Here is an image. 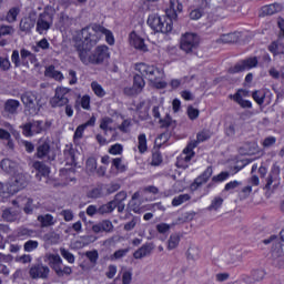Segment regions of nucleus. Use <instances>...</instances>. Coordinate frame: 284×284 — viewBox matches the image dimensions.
I'll return each instance as SVG.
<instances>
[{"instance_id": "dca6fc26", "label": "nucleus", "mask_w": 284, "mask_h": 284, "mask_svg": "<svg viewBox=\"0 0 284 284\" xmlns=\"http://www.w3.org/2000/svg\"><path fill=\"white\" fill-rule=\"evenodd\" d=\"M231 99L241 108H250V91L246 89H239L234 95H231Z\"/></svg>"}, {"instance_id": "864d4df0", "label": "nucleus", "mask_w": 284, "mask_h": 284, "mask_svg": "<svg viewBox=\"0 0 284 284\" xmlns=\"http://www.w3.org/2000/svg\"><path fill=\"white\" fill-rule=\"evenodd\" d=\"M109 154H113L114 156L123 154V145L120 143L111 145L109 148Z\"/></svg>"}, {"instance_id": "bb28decb", "label": "nucleus", "mask_w": 284, "mask_h": 284, "mask_svg": "<svg viewBox=\"0 0 284 284\" xmlns=\"http://www.w3.org/2000/svg\"><path fill=\"white\" fill-rule=\"evenodd\" d=\"M273 54H284V36H278L277 40L268 47Z\"/></svg>"}, {"instance_id": "774afa93", "label": "nucleus", "mask_w": 284, "mask_h": 284, "mask_svg": "<svg viewBox=\"0 0 284 284\" xmlns=\"http://www.w3.org/2000/svg\"><path fill=\"white\" fill-rule=\"evenodd\" d=\"M45 240L49 241V243H59V234L55 232H50L44 235Z\"/></svg>"}, {"instance_id": "72a5a7b5", "label": "nucleus", "mask_w": 284, "mask_h": 284, "mask_svg": "<svg viewBox=\"0 0 284 284\" xmlns=\"http://www.w3.org/2000/svg\"><path fill=\"white\" fill-rule=\"evenodd\" d=\"M192 79H194V75H192L191 78L183 77L181 79H173L170 82V87L172 88V90H176V89L181 88V85L189 83V81H192Z\"/></svg>"}, {"instance_id": "603ef678", "label": "nucleus", "mask_w": 284, "mask_h": 284, "mask_svg": "<svg viewBox=\"0 0 284 284\" xmlns=\"http://www.w3.org/2000/svg\"><path fill=\"white\" fill-rule=\"evenodd\" d=\"M37 247H39V242L34 240H29L23 245L24 252H34Z\"/></svg>"}, {"instance_id": "8fccbe9b", "label": "nucleus", "mask_w": 284, "mask_h": 284, "mask_svg": "<svg viewBox=\"0 0 284 284\" xmlns=\"http://www.w3.org/2000/svg\"><path fill=\"white\" fill-rule=\"evenodd\" d=\"M60 254H61L62 257H64L65 261H68V263H71V264L74 263V261H75L74 254H72L67 248L61 247L60 248Z\"/></svg>"}, {"instance_id": "2eb2a0df", "label": "nucleus", "mask_w": 284, "mask_h": 284, "mask_svg": "<svg viewBox=\"0 0 284 284\" xmlns=\"http://www.w3.org/2000/svg\"><path fill=\"white\" fill-rule=\"evenodd\" d=\"M212 174H214V170L212 169V166H207L206 170L191 184V190H199L201 185H205V183H207L210 179H212Z\"/></svg>"}, {"instance_id": "0eeeda50", "label": "nucleus", "mask_w": 284, "mask_h": 284, "mask_svg": "<svg viewBox=\"0 0 284 284\" xmlns=\"http://www.w3.org/2000/svg\"><path fill=\"white\" fill-rule=\"evenodd\" d=\"M52 128V121L32 120L21 126L24 136H34V134H43Z\"/></svg>"}, {"instance_id": "4d7b16f0", "label": "nucleus", "mask_w": 284, "mask_h": 284, "mask_svg": "<svg viewBox=\"0 0 284 284\" xmlns=\"http://www.w3.org/2000/svg\"><path fill=\"white\" fill-rule=\"evenodd\" d=\"M33 201L30 197H26L24 199V207H23V212L26 214H32V212H34V206L32 205Z\"/></svg>"}, {"instance_id": "b1692460", "label": "nucleus", "mask_w": 284, "mask_h": 284, "mask_svg": "<svg viewBox=\"0 0 284 284\" xmlns=\"http://www.w3.org/2000/svg\"><path fill=\"white\" fill-rule=\"evenodd\" d=\"M152 250H154V245L152 243L143 244L138 251L133 253V257L139 258H145V256H150L152 254Z\"/></svg>"}, {"instance_id": "3c124183", "label": "nucleus", "mask_w": 284, "mask_h": 284, "mask_svg": "<svg viewBox=\"0 0 284 284\" xmlns=\"http://www.w3.org/2000/svg\"><path fill=\"white\" fill-rule=\"evenodd\" d=\"M91 88L97 97L103 98L105 97V90L98 82H92Z\"/></svg>"}, {"instance_id": "0e129e2a", "label": "nucleus", "mask_w": 284, "mask_h": 284, "mask_svg": "<svg viewBox=\"0 0 284 284\" xmlns=\"http://www.w3.org/2000/svg\"><path fill=\"white\" fill-rule=\"evenodd\" d=\"M221 205H223V199L222 197H214V200L212 201L211 205L209 206V210H219V207H221Z\"/></svg>"}, {"instance_id": "37998d69", "label": "nucleus", "mask_w": 284, "mask_h": 284, "mask_svg": "<svg viewBox=\"0 0 284 284\" xmlns=\"http://www.w3.org/2000/svg\"><path fill=\"white\" fill-rule=\"evenodd\" d=\"M186 258H187V261H197L199 247H196V246L189 247V250L186 252Z\"/></svg>"}, {"instance_id": "c9c22d12", "label": "nucleus", "mask_w": 284, "mask_h": 284, "mask_svg": "<svg viewBox=\"0 0 284 284\" xmlns=\"http://www.w3.org/2000/svg\"><path fill=\"white\" fill-rule=\"evenodd\" d=\"M138 149L140 154H145V152H148V139L145 138V133L138 136Z\"/></svg>"}, {"instance_id": "f03ea898", "label": "nucleus", "mask_w": 284, "mask_h": 284, "mask_svg": "<svg viewBox=\"0 0 284 284\" xmlns=\"http://www.w3.org/2000/svg\"><path fill=\"white\" fill-rule=\"evenodd\" d=\"M135 70L140 74H135L133 78V85L138 89L139 92H143V88H145V80L148 79L153 83L154 88L158 90H163L164 88H168V82L161 81L163 79V70L145 64L143 62L135 64ZM144 77V79H143Z\"/></svg>"}, {"instance_id": "ddd939ff", "label": "nucleus", "mask_w": 284, "mask_h": 284, "mask_svg": "<svg viewBox=\"0 0 284 284\" xmlns=\"http://www.w3.org/2000/svg\"><path fill=\"white\" fill-rule=\"evenodd\" d=\"M29 275L33 280L42 278V281H45L50 276V267L43 264H34L30 267Z\"/></svg>"}, {"instance_id": "4c0bfd02", "label": "nucleus", "mask_w": 284, "mask_h": 284, "mask_svg": "<svg viewBox=\"0 0 284 284\" xmlns=\"http://www.w3.org/2000/svg\"><path fill=\"white\" fill-rule=\"evenodd\" d=\"M191 199L192 196H190V194L187 193L180 194L172 200V205L173 207H179V205H183V203H187V201H190Z\"/></svg>"}, {"instance_id": "58836bf2", "label": "nucleus", "mask_w": 284, "mask_h": 284, "mask_svg": "<svg viewBox=\"0 0 284 284\" xmlns=\"http://www.w3.org/2000/svg\"><path fill=\"white\" fill-rule=\"evenodd\" d=\"M79 105H81L83 110H90V95H83L80 101L77 100L74 105L75 110H79Z\"/></svg>"}, {"instance_id": "412c9836", "label": "nucleus", "mask_w": 284, "mask_h": 284, "mask_svg": "<svg viewBox=\"0 0 284 284\" xmlns=\"http://www.w3.org/2000/svg\"><path fill=\"white\" fill-rule=\"evenodd\" d=\"M37 222L39 223L41 229L52 227L57 225V219L50 213L38 215Z\"/></svg>"}, {"instance_id": "f704fd0d", "label": "nucleus", "mask_w": 284, "mask_h": 284, "mask_svg": "<svg viewBox=\"0 0 284 284\" xmlns=\"http://www.w3.org/2000/svg\"><path fill=\"white\" fill-rule=\"evenodd\" d=\"M122 274V284L132 283V268H128L125 266L121 267L119 276Z\"/></svg>"}, {"instance_id": "a18cd8bd", "label": "nucleus", "mask_w": 284, "mask_h": 284, "mask_svg": "<svg viewBox=\"0 0 284 284\" xmlns=\"http://www.w3.org/2000/svg\"><path fill=\"white\" fill-rule=\"evenodd\" d=\"M11 61H12L14 68H21V65H23V62L21 60V55L19 54V50H13L12 51Z\"/></svg>"}, {"instance_id": "49530a36", "label": "nucleus", "mask_w": 284, "mask_h": 284, "mask_svg": "<svg viewBox=\"0 0 284 284\" xmlns=\"http://www.w3.org/2000/svg\"><path fill=\"white\" fill-rule=\"evenodd\" d=\"M112 165L118 170V172H125L128 170V166L123 164V159L121 158H115L112 160Z\"/></svg>"}, {"instance_id": "c85d7f7f", "label": "nucleus", "mask_w": 284, "mask_h": 284, "mask_svg": "<svg viewBox=\"0 0 284 284\" xmlns=\"http://www.w3.org/2000/svg\"><path fill=\"white\" fill-rule=\"evenodd\" d=\"M34 23H37V20L30 14L29 17L22 18L20 21V30L22 32H30L32 28H34Z\"/></svg>"}, {"instance_id": "2f4dec72", "label": "nucleus", "mask_w": 284, "mask_h": 284, "mask_svg": "<svg viewBox=\"0 0 284 284\" xmlns=\"http://www.w3.org/2000/svg\"><path fill=\"white\" fill-rule=\"evenodd\" d=\"M45 77H50L51 79H54L55 81H63V73L61 71H57L54 69V65H50L45 69L44 72Z\"/></svg>"}, {"instance_id": "1a4fd4ad", "label": "nucleus", "mask_w": 284, "mask_h": 284, "mask_svg": "<svg viewBox=\"0 0 284 284\" xmlns=\"http://www.w3.org/2000/svg\"><path fill=\"white\" fill-rule=\"evenodd\" d=\"M49 266L54 271L59 278L63 276H70L72 274V267L64 265L63 260L60 254H49L47 255Z\"/></svg>"}, {"instance_id": "9b49d317", "label": "nucleus", "mask_w": 284, "mask_h": 284, "mask_svg": "<svg viewBox=\"0 0 284 284\" xmlns=\"http://www.w3.org/2000/svg\"><path fill=\"white\" fill-rule=\"evenodd\" d=\"M199 37L196 33H185L181 38L180 48L183 50V52H186V54H190V52H193L199 48Z\"/></svg>"}, {"instance_id": "a19ab883", "label": "nucleus", "mask_w": 284, "mask_h": 284, "mask_svg": "<svg viewBox=\"0 0 284 284\" xmlns=\"http://www.w3.org/2000/svg\"><path fill=\"white\" fill-rule=\"evenodd\" d=\"M112 212H114V203L112 202L103 204L98 209V214H112Z\"/></svg>"}, {"instance_id": "5701e85b", "label": "nucleus", "mask_w": 284, "mask_h": 284, "mask_svg": "<svg viewBox=\"0 0 284 284\" xmlns=\"http://www.w3.org/2000/svg\"><path fill=\"white\" fill-rule=\"evenodd\" d=\"M241 32L223 34L216 40V43H239V41H241Z\"/></svg>"}, {"instance_id": "a878e982", "label": "nucleus", "mask_w": 284, "mask_h": 284, "mask_svg": "<svg viewBox=\"0 0 284 284\" xmlns=\"http://www.w3.org/2000/svg\"><path fill=\"white\" fill-rule=\"evenodd\" d=\"M33 170L38 172L37 178L41 181L40 176H50V168L43 162L36 161L32 164Z\"/></svg>"}, {"instance_id": "79ce46f5", "label": "nucleus", "mask_w": 284, "mask_h": 284, "mask_svg": "<svg viewBox=\"0 0 284 284\" xmlns=\"http://www.w3.org/2000/svg\"><path fill=\"white\" fill-rule=\"evenodd\" d=\"M112 123H114V120H112V118H102L100 122V130H103L104 134H108V129L110 128V125H112Z\"/></svg>"}, {"instance_id": "6ab92c4d", "label": "nucleus", "mask_w": 284, "mask_h": 284, "mask_svg": "<svg viewBox=\"0 0 284 284\" xmlns=\"http://www.w3.org/2000/svg\"><path fill=\"white\" fill-rule=\"evenodd\" d=\"M2 219L7 223H14L21 219V211L12 207L4 209L2 211Z\"/></svg>"}, {"instance_id": "680f3d73", "label": "nucleus", "mask_w": 284, "mask_h": 284, "mask_svg": "<svg viewBox=\"0 0 284 284\" xmlns=\"http://www.w3.org/2000/svg\"><path fill=\"white\" fill-rule=\"evenodd\" d=\"M87 258H89L90 263L95 265L97 261H99V252L98 251H88L85 253Z\"/></svg>"}, {"instance_id": "7ed1b4c3", "label": "nucleus", "mask_w": 284, "mask_h": 284, "mask_svg": "<svg viewBox=\"0 0 284 284\" xmlns=\"http://www.w3.org/2000/svg\"><path fill=\"white\" fill-rule=\"evenodd\" d=\"M102 34H104L109 45H114V36L112 34V31L101 24L93 23L83 28L80 37H82V39H89L92 45H97V43L101 41Z\"/></svg>"}, {"instance_id": "5fc2aeb1", "label": "nucleus", "mask_w": 284, "mask_h": 284, "mask_svg": "<svg viewBox=\"0 0 284 284\" xmlns=\"http://www.w3.org/2000/svg\"><path fill=\"white\" fill-rule=\"evenodd\" d=\"M64 156L70 165H74L77 163V159L74 158V149L64 150Z\"/></svg>"}, {"instance_id": "7c9ffc66", "label": "nucleus", "mask_w": 284, "mask_h": 284, "mask_svg": "<svg viewBox=\"0 0 284 284\" xmlns=\"http://www.w3.org/2000/svg\"><path fill=\"white\" fill-rule=\"evenodd\" d=\"M0 168L1 170H3V172H8L9 174H12V172L17 170V162L10 159H4L0 162Z\"/></svg>"}, {"instance_id": "cd10ccee", "label": "nucleus", "mask_w": 284, "mask_h": 284, "mask_svg": "<svg viewBox=\"0 0 284 284\" xmlns=\"http://www.w3.org/2000/svg\"><path fill=\"white\" fill-rule=\"evenodd\" d=\"M250 70V59L241 60L234 67L229 69L230 74H239V72H245Z\"/></svg>"}, {"instance_id": "a211bd4d", "label": "nucleus", "mask_w": 284, "mask_h": 284, "mask_svg": "<svg viewBox=\"0 0 284 284\" xmlns=\"http://www.w3.org/2000/svg\"><path fill=\"white\" fill-rule=\"evenodd\" d=\"M281 10H283V4L278 2L266 4L260 9L258 17H272V14L281 12Z\"/></svg>"}, {"instance_id": "c756f323", "label": "nucleus", "mask_w": 284, "mask_h": 284, "mask_svg": "<svg viewBox=\"0 0 284 284\" xmlns=\"http://www.w3.org/2000/svg\"><path fill=\"white\" fill-rule=\"evenodd\" d=\"M20 57H21L22 65H28L29 61H31V63H34L37 61V55L28 51V49H21Z\"/></svg>"}, {"instance_id": "ea45409f", "label": "nucleus", "mask_w": 284, "mask_h": 284, "mask_svg": "<svg viewBox=\"0 0 284 284\" xmlns=\"http://www.w3.org/2000/svg\"><path fill=\"white\" fill-rule=\"evenodd\" d=\"M21 12V10L17 7H13L9 10V12L7 13V21L8 23H14V21H17V17H19V13Z\"/></svg>"}, {"instance_id": "e433bc0d", "label": "nucleus", "mask_w": 284, "mask_h": 284, "mask_svg": "<svg viewBox=\"0 0 284 284\" xmlns=\"http://www.w3.org/2000/svg\"><path fill=\"white\" fill-rule=\"evenodd\" d=\"M179 243H181V235L176 233L171 234L168 241V250H176Z\"/></svg>"}, {"instance_id": "bf43d9fd", "label": "nucleus", "mask_w": 284, "mask_h": 284, "mask_svg": "<svg viewBox=\"0 0 284 284\" xmlns=\"http://www.w3.org/2000/svg\"><path fill=\"white\" fill-rule=\"evenodd\" d=\"M230 178V173L229 172H221L217 175H214L212 178V183H223V181H226V179Z\"/></svg>"}, {"instance_id": "20e7f679", "label": "nucleus", "mask_w": 284, "mask_h": 284, "mask_svg": "<svg viewBox=\"0 0 284 284\" xmlns=\"http://www.w3.org/2000/svg\"><path fill=\"white\" fill-rule=\"evenodd\" d=\"M172 8V14L168 13L169 18L160 17L156 13L149 16L148 24L155 32H162V34H168V32H172V21H176V11H174V0L170 1Z\"/></svg>"}, {"instance_id": "e2e57ef3", "label": "nucleus", "mask_w": 284, "mask_h": 284, "mask_svg": "<svg viewBox=\"0 0 284 284\" xmlns=\"http://www.w3.org/2000/svg\"><path fill=\"white\" fill-rule=\"evenodd\" d=\"M200 111L199 109H195L193 106L187 108V116L191 121H195V119H199Z\"/></svg>"}, {"instance_id": "aec40b11", "label": "nucleus", "mask_w": 284, "mask_h": 284, "mask_svg": "<svg viewBox=\"0 0 284 284\" xmlns=\"http://www.w3.org/2000/svg\"><path fill=\"white\" fill-rule=\"evenodd\" d=\"M130 44L135 48V50H140V52H148V45L145 44V41L134 31L130 33Z\"/></svg>"}, {"instance_id": "6e6552de", "label": "nucleus", "mask_w": 284, "mask_h": 284, "mask_svg": "<svg viewBox=\"0 0 284 284\" xmlns=\"http://www.w3.org/2000/svg\"><path fill=\"white\" fill-rule=\"evenodd\" d=\"M212 136V132L210 130H202L196 135V141L190 142L187 146L183 150L180 161H184V163H190L194 158V148L199 145V143H203V141H207Z\"/></svg>"}, {"instance_id": "13d9d810", "label": "nucleus", "mask_w": 284, "mask_h": 284, "mask_svg": "<svg viewBox=\"0 0 284 284\" xmlns=\"http://www.w3.org/2000/svg\"><path fill=\"white\" fill-rule=\"evenodd\" d=\"M141 223L139 217H133L130 222L124 224L125 232H132L136 227V224Z\"/></svg>"}, {"instance_id": "c03bdc74", "label": "nucleus", "mask_w": 284, "mask_h": 284, "mask_svg": "<svg viewBox=\"0 0 284 284\" xmlns=\"http://www.w3.org/2000/svg\"><path fill=\"white\" fill-rule=\"evenodd\" d=\"M252 97L257 105H263V103L265 101V92L264 91H261V90L254 91L252 93Z\"/></svg>"}, {"instance_id": "f3484780", "label": "nucleus", "mask_w": 284, "mask_h": 284, "mask_svg": "<svg viewBox=\"0 0 284 284\" xmlns=\"http://www.w3.org/2000/svg\"><path fill=\"white\" fill-rule=\"evenodd\" d=\"M128 200V192L120 191L114 195V199L110 201L114 205V210L118 209V212L121 214L125 210V201Z\"/></svg>"}, {"instance_id": "4468645a", "label": "nucleus", "mask_w": 284, "mask_h": 284, "mask_svg": "<svg viewBox=\"0 0 284 284\" xmlns=\"http://www.w3.org/2000/svg\"><path fill=\"white\" fill-rule=\"evenodd\" d=\"M273 264L276 267H284V246L281 243H275L272 250Z\"/></svg>"}, {"instance_id": "393cba45", "label": "nucleus", "mask_w": 284, "mask_h": 284, "mask_svg": "<svg viewBox=\"0 0 284 284\" xmlns=\"http://www.w3.org/2000/svg\"><path fill=\"white\" fill-rule=\"evenodd\" d=\"M50 155V142L48 141H40L37 146L36 156L38 159H47Z\"/></svg>"}, {"instance_id": "de8ad7c7", "label": "nucleus", "mask_w": 284, "mask_h": 284, "mask_svg": "<svg viewBox=\"0 0 284 284\" xmlns=\"http://www.w3.org/2000/svg\"><path fill=\"white\" fill-rule=\"evenodd\" d=\"M37 234V231L28 227H20L18 230V236H26L27 239H30Z\"/></svg>"}, {"instance_id": "69168bd1", "label": "nucleus", "mask_w": 284, "mask_h": 284, "mask_svg": "<svg viewBox=\"0 0 284 284\" xmlns=\"http://www.w3.org/2000/svg\"><path fill=\"white\" fill-rule=\"evenodd\" d=\"M10 68H12L10 60L8 58L0 57V70H3L6 72V71L10 70Z\"/></svg>"}, {"instance_id": "338daca9", "label": "nucleus", "mask_w": 284, "mask_h": 284, "mask_svg": "<svg viewBox=\"0 0 284 284\" xmlns=\"http://www.w3.org/2000/svg\"><path fill=\"white\" fill-rule=\"evenodd\" d=\"M60 23L62 28H70L72 26V19L68 17L67 14H62L60 17Z\"/></svg>"}, {"instance_id": "f8f14e48", "label": "nucleus", "mask_w": 284, "mask_h": 284, "mask_svg": "<svg viewBox=\"0 0 284 284\" xmlns=\"http://www.w3.org/2000/svg\"><path fill=\"white\" fill-rule=\"evenodd\" d=\"M54 21V18L50 12L44 11L39 14L38 20H37V27L36 30L39 34H45L48 30L52 28V23Z\"/></svg>"}, {"instance_id": "473e14b6", "label": "nucleus", "mask_w": 284, "mask_h": 284, "mask_svg": "<svg viewBox=\"0 0 284 284\" xmlns=\"http://www.w3.org/2000/svg\"><path fill=\"white\" fill-rule=\"evenodd\" d=\"M19 105H21L19 100H8L4 103V110L6 112H9V114H17V110H19Z\"/></svg>"}, {"instance_id": "6e6d98bb", "label": "nucleus", "mask_w": 284, "mask_h": 284, "mask_svg": "<svg viewBox=\"0 0 284 284\" xmlns=\"http://www.w3.org/2000/svg\"><path fill=\"white\" fill-rule=\"evenodd\" d=\"M130 128H132V120L126 119L118 126V130L128 134V132H130Z\"/></svg>"}, {"instance_id": "4be33fe9", "label": "nucleus", "mask_w": 284, "mask_h": 284, "mask_svg": "<svg viewBox=\"0 0 284 284\" xmlns=\"http://www.w3.org/2000/svg\"><path fill=\"white\" fill-rule=\"evenodd\" d=\"M92 232H94V234H99L101 232L111 233L114 232V225L110 220H103L102 222L92 226Z\"/></svg>"}, {"instance_id": "f257e3e1", "label": "nucleus", "mask_w": 284, "mask_h": 284, "mask_svg": "<svg viewBox=\"0 0 284 284\" xmlns=\"http://www.w3.org/2000/svg\"><path fill=\"white\" fill-rule=\"evenodd\" d=\"M94 45L97 44H92L90 39H83L81 36L75 38L74 48L83 65H101L110 59V48L105 44L98 45L94 52L90 54Z\"/></svg>"}, {"instance_id": "09e8293b", "label": "nucleus", "mask_w": 284, "mask_h": 284, "mask_svg": "<svg viewBox=\"0 0 284 284\" xmlns=\"http://www.w3.org/2000/svg\"><path fill=\"white\" fill-rule=\"evenodd\" d=\"M128 252H130V248H121L115 251L114 254L111 255V261H119L124 256H128Z\"/></svg>"}, {"instance_id": "39448f33", "label": "nucleus", "mask_w": 284, "mask_h": 284, "mask_svg": "<svg viewBox=\"0 0 284 284\" xmlns=\"http://www.w3.org/2000/svg\"><path fill=\"white\" fill-rule=\"evenodd\" d=\"M21 101L24 105V111L28 112L29 116H37L43 108L41 97L37 92L27 91L21 95Z\"/></svg>"}, {"instance_id": "9d476101", "label": "nucleus", "mask_w": 284, "mask_h": 284, "mask_svg": "<svg viewBox=\"0 0 284 284\" xmlns=\"http://www.w3.org/2000/svg\"><path fill=\"white\" fill-rule=\"evenodd\" d=\"M70 92L69 88L58 87L54 97L50 101L51 106L63 108V105H68L70 103Z\"/></svg>"}, {"instance_id": "423d86ee", "label": "nucleus", "mask_w": 284, "mask_h": 284, "mask_svg": "<svg viewBox=\"0 0 284 284\" xmlns=\"http://www.w3.org/2000/svg\"><path fill=\"white\" fill-rule=\"evenodd\" d=\"M28 185V181H26V176L23 174H18L10 179V181L6 184L0 183V196L3 199H8V196H12L17 194L20 190H23Z\"/></svg>"}, {"instance_id": "052dcab7", "label": "nucleus", "mask_w": 284, "mask_h": 284, "mask_svg": "<svg viewBox=\"0 0 284 284\" xmlns=\"http://www.w3.org/2000/svg\"><path fill=\"white\" fill-rule=\"evenodd\" d=\"M155 227H156L159 234H168V232H170V230L172 229V225H170L168 223H160Z\"/></svg>"}]
</instances>
